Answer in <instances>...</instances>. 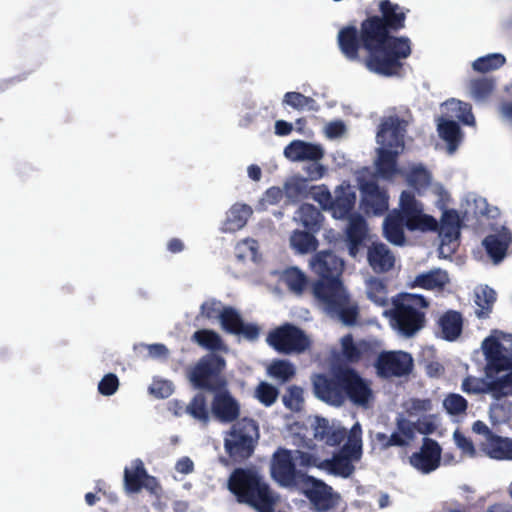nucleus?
Segmentation results:
<instances>
[{"label":"nucleus","instance_id":"f257e3e1","mask_svg":"<svg viewBox=\"0 0 512 512\" xmlns=\"http://www.w3.org/2000/svg\"><path fill=\"white\" fill-rule=\"evenodd\" d=\"M337 43L349 61H358L360 49L365 50V66L376 74L388 77L401 72L402 60L412 52L410 39L391 35L380 23L378 15L367 16L359 29L354 25L342 27L337 35Z\"/></svg>","mask_w":512,"mask_h":512},{"label":"nucleus","instance_id":"f03ea898","mask_svg":"<svg viewBox=\"0 0 512 512\" xmlns=\"http://www.w3.org/2000/svg\"><path fill=\"white\" fill-rule=\"evenodd\" d=\"M313 392L323 402L339 407L349 400L356 406L368 407L373 399L370 384L351 367H338L331 374L312 377Z\"/></svg>","mask_w":512,"mask_h":512},{"label":"nucleus","instance_id":"7ed1b4c3","mask_svg":"<svg viewBox=\"0 0 512 512\" xmlns=\"http://www.w3.org/2000/svg\"><path fill=\"white\" fill-rule=\"evenodd\" d=\"M228 489L239 504L256 512H275L280 495L254 467L235 468L228 479Z\"/></svg>","mask_w":512,"mask_h":512},{"label":"nucleus","instance_id":"20e7f679","mask_svg":"<svg viewBox=\"0 0 512 512\" xmlns=\"http://www.w3.org/2000/svg\"><path fill=\"white\" fill-rule=\"evenodd\" d=\"M322 461L319 456L311 452L278 448L271 459L270 475L280 487L295 485L297 481L312 477L306 473V470L312 467L321 470Z\"/></svg>","mask_w":512,"mask_h":512},{"label":"nucleus","instance_id":"39448f33","mask_svg":"<svg viewBox=\"0 0 512 512\" xmlns=\"http://www.w3.org/2000/svg\"><path fill=\"white\" fill-rule=\"evenodd\" d=\"M392 308L386 309L383 316L391 325L406 337L414 336L424 328L426 315L423 309L429 306L427 299L419 294L399 293L391 299Z\"/></svg>","mask_w":512,"mask_h":512},{"label":"nucleus","instance_id":"423d86ee","mask_svg":"<svg viewBox=\"0 0 512 512\" xmlns=\"http://www.w3.org/2000/svg\"><path fill=\"white\" fill-rule=\"evenodd\" d=\"M310 266L319 277L312 287L316 299L344 287L341 280L344 262L333 252H317L312 257Z\"/></svg>","mask_w":512,"mask_h":512},{"label":"nucleus","instance_id":"0eeeda50","mask_svg":"<svg viewBox=\"0 0 512 512\" xmlns=\"http://www.w3.org/2000/svg\"><path fill=\"white\" fill-rule=\"evenodd\" d=\"M259 437L257 422L243 417L234 424L224 438V448L227 455L235 462H243L254 453Z\"/></svg>","mask_w":512,"mask_h":512},{"label":"nucleus","instance_id":"6e6552de","mask_svg":"<svg viewBox=\"0 0 512 512\" xmlns=\"http://www.w3.org/2000/svg\"><path fill=\"white\" fill-rule=\"evenodd\" d=\"M226 360L216 353L203 355L190 369L188 378L194 388L213 392L228 386Z\"/></svg>","mask_w":512,"mask_h":512},{"label":"nucleus","instance_id":"1a4fd4ad","mask_svg":"<svg viewBox=\"0 0 512 512\" xmlns=\"http://www.w3.org/2000/svg\"><path fill=\"white\" fill-rule=\"evenodd\" d=\"M395 430L391 435L383 432L375 434V442L381 451L388 450L391 447L406 448L414 441L416 431L423 435H429L437 429L436 424L427 418L414 423L402 416L396 418Z\"/></svg>","mask_w":512,"mask_h":512},{"label":"nucleus","instance_id":"9d476101","mask_svg":"<svg viewBox=\"0 0 512 512\" xmlns=\"http://www.w3.org/2000/svg\"><path fill=\"white\" fill-rule=\"evenodd\" d=\"M403 220L408 231L437 232L439 222L424 213V205L417 200L414 193L404 190L400 194L399 207L393 209Z\"/></svg>","mask_w":512,"mask_h":512},{"label":"nucleus","instance_id":"9b49d317","mask_svg":"<svg viewBox=\"0 0 512 512\" xmlns=\"http://www.w3.org/2000/svg\"><path fill=\"white\" fill-rule=\"evenodd\" d=\"M266 341L277 352L283 354L303 353L311 345L306 333L291 323H285L270 331Z\"/></svg>","mask_w":512,"mask_h":512},{"label":"nucleus","instance_id":"f8f14e48","mask_svg":"<svg viewBox=\"0 0 512 512\" xmlns=\"http://www.w3.org/2000/svg\"><path fill=\"white\" fill-rule=\"evenodd\" d=\"M323 309L331 317H336L347 326L355 325L359 316V306L353 302L345 287L317 298Z\"/></svg>","mask_w":512,"mask_h":512},{"label":"nucleus","instance_id":"ddd939ff","mask_svg":"<svg viewBox=\"0 0 512 512\" xmlns=\"http://www.w3.org/2000/svg\"><path fill=\"white\" fill-rule=\"evenodd\" d=\"M481 348L486 361L484 373L487 379H496L501 372L512 371V356L505 353V347L497 338H485Z\"/></svg>","mask_w":512,"mask_h":512},{"label":"nucleus","instance_id":"4468645a","mask_svg":"<svg viewBox=\"0 0 512 512\" xmlns=\"http://www.w3.org/2000/svg\"><path fill=\"white\" fill-rule=\"evenodd\" d=\"M123 486L127 494H137L146 489L151 494H157L161 490L159 481L148 473L144 462L137 458L123 471Z\"/></svg>","mask_w":512,"mask_h":512},{"label":"nucleus","instance_id":"2eb2a0df","mask_svg":"<svg viewBox=\"0 0 512 512\" xmlns=\"http://www.w3.org/2000/svg\"><path fill=\"white\" fill-rule=\"evenodd\" d=\"M282 487L301 490L317 511L326 512L334 505L332 487L314 476L306 477L303 481H297L295 485Z\"/></svg>","mask_w":512,"mask_h":512},{"label":"nucleus","instance_id":"dca6fc26","mask_svg":"<svg viewBox=\"0 0 512 512\" xmlns=\"http://www.w3.org/2000/svg\"><path fill=\"white\" fill-rule=\"evenodd\" d=\"M375 368L382 378L402 377L412 371L413 359L407 352L384 351L378 355Z\"/></svg>","mask_w":512,"mask_h":512},{"label":"nucleus","instance_id":"f3484780","mask_svg":"<svg viewBox=\"0 0 512 512\" xmlns=\"http://www.w3.org/2000/svg\"><path fill=\"white\" fill-rule=\"evenodd\" d=\"M211 414L220 423H235L241 414L239 401L231 394L228 386L212 392Z\"/></svg>","mask_w":512,"mask_h":512},{"label":"nucleus","instance_id":"a211bd4d","mask_svg":"<svg viewBox=\"0 0 512 512\" xmlns=\"http://www.w3.org/2000/svg\"><path fill=\"white\" fill-rule=\"evenodd\" d=\"M407 126L408 122L397 115L383 118L377 131V142L387 148L402 150Z\"/></svg>","mask_w":512,"mask_h":512},{"label":"nucleus","instance_id":"6ab92c4d","mask_svg":"<svg viewBox=\"0 0 512 512\" xmlns=\"http://www.w3.org/2000/svg\"><path fill=\"white\" fill-rule=\"evenodd\" d=\"M222 329L232 335L241 336L248 341L259 338L260 327L254 323H245L240 313L231 306H225L219 314Z\"/></svg>","mask_w":512,"mask_h":512},{"label":"nucleus","instance_id":"aec40b11","mask_svg":"<svg viewBox=\"0 0 512 512\" xmlns=\"http://www.w3.org/2000/svg\"><path fill=\"white\" fill-rule=\"evenodd\" d=\"M442 448L439 443L429 437H424L418 452L409 457V463L423 474H429L440 466Z\"/></svg>","mask_w":512,"mask_h":512},{"label":"nucleus","instance_id":"412c9836","mask_svg":"<svg viewBox=\"0 0 512 512\" xmlns=\"http://www.w3.org/2000/svg\"><path fill=\"white\" fill-rule=\"evenodd\" d=\"M461 390L468 395L491 394L497 401L506 397V393L502 392V376L487 379L468 375L462 381Z\"/></svg>","mask_w":512,"mask_h":512},{"label":"nucleus","instance_id":"4be33fe9","mask_svg":"<svg viewBox=\"0 0 512 512\" xmlns=\"http://www.w3.org/2000/svg\"><path fill=\"white\" fill-rule=\"evenodd\" d=\"M378 9L380 12L378 19L391 35H395L405 28L406 12L398 4L390 0H381Z\"/></svg>","mask_w":512,"mask_h":512},{"label":"nucleus","instance_id":"5701e85b","mask_svg":"<svg viewBox=\"0 0 512 512\" xmlns=\"http://www.w3.org/2000/svg\"><path fill=\"white\" fill-rule=\"evenodd\" d=\"M341 358L345 363L357 364L363 358L370 356L372 346L365 340L354 341L352 334L344 335L341 340Z\"/></svg>","mask_w":512,"mask_h":512},{"label":"nucleus","instance_id":"b1692460","mask_svg":"<svg viewBox=\"0 0 512 512\" xmlns=\"http://www.w3.org/2000/svg\"><path fill=\"white\" fill-rule=\"evenodd\" d=\"M356 203V193L349 184L340 185L334 191L332 205L330 211L336 219L347 218Z\"/></svg>","mask_w":512,"mask_h":512},{"label":"nucleus","instance_id":"393cba45","mask_svg":"<svg viewBox=\"0 0 512 512\" xmlns=\"http://www.w3.org/2000/svg\"><path fill=\"white\" fill-rule=\"evenodd\" d=\"M284 155L292 161L317 162L323 158L324 151L320 145L294 140L285 147Z\"/></svg>","mask_w":512,"mask_h":512},{"label":"nucleus","instance_id":"a878e982","mask_svg":"<svg viewBox=\"0 0 512 512\" xmlns=\"http://www.w3.org/2000/svg\"><path fill=\"white\" fill-rule=\"evenodd\" d=\"M367 260L372 270L376 273L388 272L395 265V257L384 243H372L368 247Z\"/></svg>","mask_w":512,"mask_h":512},{"label":"nucleus","instance_id":"bb28decb","mask_svg":"<svg viewBox=\"0 0 512 512\" xmlns=\"http://www.w3.org/2000/svg\"><path fill=\"white\" fill-rule=\"evenodd\" d=\"M362 192L364 204L369 212L381 215L388 210L389 197L376 182H367L362 185Z\"/></svg>","mask_w":512,"mask_h":512},{"label":"nucleus","instance_id":"cd10ccee","mask_svg":"<svg viewBox=\"0 0 512 512\" xmlns=\"http://www.w3.org/2000/svg\"><path fill=\"white\" fill-rule=\"evenodd\" d=\"M314 438L329 446H337L347 438V430L331 425L326 418H317L314 427Z\"/></svg>","mask_w":512,"mask_h":512},{"label":"nucleus","instance_id":"c85d7f7f","mask_svg":"<svg viewBox=\"0 0 512 512\" xmlns=\"http://www.w3.org/2000/svg\"><path fill=\"white\" fill-rule=\"evenodd\" d=\"M400 149H391L382 146L378 149V158L376 160V170L384 179H391L400 171L397 166Z\"/></svg>","mask_w":512,"mask_h":512},{"label":"nucleus","instance_id":"c756f323","mask_svg":"<svg viewBox=\"0 0 512 512\" xmlns=\"http://www.w3.org/2000/svg\"><path fill=\"white\" fill-rule=\"evenodd\" d=\"M449 282L450 278L448 273L440 268H436L417 275L413 280L411 287L442 291Z\"/></svg>","mask_w":512,"mask_h":512},{"label":"nucleus","instance_id":"7c9ffc66","mask_svg":"<svg viewBox=\"0 0 512 512\" xmlns=\"http://www.w3.org/2000/svg\"><path fill=\"white\" fill-rule=\"evenodd\" d=\"M346 234L349 254L354 257L357 255L359 247L366 236L365 219L359 214L351 215Z\"/></svg>","mask_w":512,"mask_h":512},{"label":"nucleus","instance_id":"2f4dec72","mask_svg":"<svg viewBox=\"0 0 512 512\" xmlns=\"http://www.w3.org/2000/svg\"><path fill=\"white\" fill-rule=\"evenodd\" d=\"M406 225L394 210L390 211L383 222L384 237L392 244L401 246L405 243Z\"/></svg>","mask_w":512,"mask_h":512},{"label":"nucleus","instance_id":"473e14b6","mask_svg":"<svg viewBox=\"0 0 512 512\" xmlns=\"http://www.w3.org/2000/svg\"><path fill=\"white\" fill-rule=\"evenodd\" d=\"M438 324L442 338L447 341H454L462 333L463 318L460 312L448 310L439 318Z\"/></svg>","mask_w":512,"mask_h":512},{"label":"nucleus","instance_id":"72a5a7b5","mask_svg":"<svg viewBox=\"0 0 512 512\" xmlns=\"http://www.w3.org/2000/svg\"><path fill=\"white\" fill-rule=\"evenodd\" d=\"M437 231L443 243L457 240L460 236V218L457 211L445 210Z\"/></svg>","mask_w":512,"mask_h":512},{"label":"nucleus","instance_id":"f704fd0d","mask_svg":"<svg viewBox=\"0 0 512 512\" xmlns=\"http://www.w3.org/2000/svg\"><path fill=\"white\" fill-rule=\"evenodd\" d=\"M191 340L203 349L210 351V353L226 350V345L222 337L211 329H199L195 331L191 336Z\"/></svg>","mask_w":512,"mask_h":512},{"label":"nucleus","instance_id":"c9c22d12","mask_svg":"<svg viewBox=\"0 0 512 512\" xmlns=\"http://www.w3.org/2000/svg\"><path fill=\"white\" fill-rule=\"evenodd\" d=\"M321 470L334 476L348 478L353 474L355 467L349 459L335 453L331 459H324L321 462Z\"/></svg>","mask_w":512,"mask_h":512},{"label":"nucleus","instance_id":"e433bc0d","mask_svg":"<svg viewBox=\"0 0 512 512\" xmlns=\"http://www.w3.org/2000/svg\"><path fill=\"white\" fill-rule=\"evenodd\" d=\"M301 224L310 232L316 233L322 227L324 217L321 211L312 204L303 203L297 211Z\"/></svg>","mask_w":512,"mask_h":512},{"label":"nucleus","instance_id":"4c0bfd02","mask_svg":"<svg viewBox=\"0 0 512 512\" xmlns=\"http://www.w3.org/2000/svg\"><path fill=\"white\" fill-rule=\"evenodd\" d=\"M366 295L376 306L388 307L390 304L388 287L382 279L371 278L366 285Z\"/></svg>","mask_w":512,"mask_h":512},{"label":"nucleus","instance_id":"58836bf2","mask_svg":"<svg viewBox=\"0 0 512 512\" xmlns=\"http://www.w3.org/2000/svg\"><path fill=\"white\" fill-rule=\"evenodd\" d=\"M438 132L440 137L447 142L449 152H454L460 145L462 139L459 124L453 120L442 119L438 124Z\"/></svg>","mask_w":512,"mask_h":512},{"label":"nucleus","instance_id":"ea45409f","mask_svg":"<svg viewBox=\"0 0 512 512\" xmlns=\"http://www.w3.org/2000/svg\"><path fill=\"white\" fill-rule=\"evenodd\" d=\"M281 280L289 291L301 295L308 286V277L297 267H289L282 273Z\"/></svg>","mask_w":512,"mask_h":512},{"label":"nucleus","instance_id":"a19ab883","mask_svg":"<svg viewBox=\"0 0 512 512\" xmlns=\"http://www.w3.org/2000/svg\"><path fill=\"white\" fill-rule=\"evenodd\" d=\"M486 449L491 458L512 460V439L491 435L487 438Z\"/></svg>","mask_w":512,"mask_h":512},{"label":"nucleus","instance_id":"79ce46f5","mask_svg":"<svg viewBox=\"0 0 512 512\" xmlns=\"http://www.w3.org/2000/svg\"><path fill=\"white\" fill-rule=\"evenodd\" d=\"M482 244L487 254L496 264L504 259L509 247V242L498 234H490L486 236Z\"/></svg>","mask_w":512,"mask_h":512},{"label":"nucleus","instance_id":"37998d69","mask_svg":"<svg viewBox=\"0 0 512 512\" xmlns=\"http://www.w3.org/2000/svg\"><path fill=\"white\" fill-rule=\"evenodd\" d=\"M290 243L292 248L301 254L315 251L318 247V240L308 230H295L290 237Z\"/></svg>","mask_w":512,"mask_h":512},{"label":"nucleus","instance_id":"c03bdc74","mask_svg":"<svg viewBox=\"0 0 512 512\" xmlns=\"http://www.w3.org/2000/svg\"><path fill=\"white\" fill-rule=\"evenodd\" d=\"M186 412L195 420L207 425L210 421V412L207 400L203 393H197L186 406Z\"/></svg>","mask_w":512,"mask_h":512},{"label":"nucleus","instance_id":"a18cd8bd","mask_svg":"<svg viewBox=\"0 0 512 512\" xmlns=\"http://www.w3.org/2000/svg\"><path fill=\"white\" fill-rule=\"evenodd\" d=\"M505 62L506 58L503 54L492 53L477 58L472 63V68L476 72L487 73L499 69L505 64Z\"/></svg>","mask_w":512,"mask_h":512},{"label":"nucleus","instance_id":"49530a36","mask_svg":"<svg viewBox=\"0 0 512 512\" xmlns=\"http://www.w3.org/2000/svg\"><path fill=\"white\" fill-rule=\"evenodd\" d=\"M495 88L493 78L480 77L471 79L469 82V90L473 99L479 101L484 100L491 95Z\"/></svg>","mask_w":512,"mask_h":512},{"label":"nucleus","instance_id":"de8ad7c7","mask_svg":"<svg viewBox=\"0 0 512 512\" xmlns=\"http://www.w3.org/2000/svg\"><path fill=\"white\" fill-rule=\"evenodd\" d=\"M496 301V292L489 287L482 289L481 293L476 295V304L479 309H476L478 318H487L492 311L494 302Z\"/></svg>","mask_w":512,"mask_h":512},{"label":"nucleus","instance_id":"09e8293b","mask_svg":"<svg viewBox=\"0 0 512 512\" xmlns=\"http://www.w3.org/2000/svg\"><path fill=\"white\" fill-rule=\"evenodd\" d=\"M406 180L411 187L420 192L421 190L426 189L430 185L431 174L423 166H416L411 168V170L407 174Z\"/></svg>","mask_w":512,"mask_h":512},{"label":"nucleus","instance_id":"8fccbe9b","mask_svg":"<svg viewBox=\"0 0 512 512\" xmlns=\"http://www.w3.org/2000/svg\"><path fill=\"white\" fill-rule=\"evenodd\" d=\"M279 395V390L272 384L261 381L255 388V398L264 406H272Z\"/></svg>","mask_w":512,"mask_h":512},{"label":"nucleus","instance_id":"3c124183","mask_svg":"<svg viewBox=\"0 0 512 512\" xmlns=\"http://www.w3.org/2000/svg\"><path fill=\"white\" fill-rule=\"evenodd\" d=\"M268 373L282 382L290 380L295 375V369L292 363L287 360H274L269 368Z\"/></svg>","mask_w":512,"mask_h":512},{"label":"nucleus","instance_id":"603ef678","mask_svg":"<svg viewBox=\"0 0 512 512\" xmlns=\"http://www.w3.org/2000/svg\"><path fill=\"white\" fill-rule=\"evenodd\" d=\"M283 404L291 411H301L304 403L303 389L297 385H292L287 388L286 393L282 398Z\"/></svg>","mask_w":512,"mask_h":512},{"label":"nucleus","instance_id":"864d4df0","mask_svg":"<svg viewBox=\"0 0 512 512\" xmlns=\"http://www.w3.org/2000/svg\"><path fill=\"white\" fill-rule=\"evenodd\" d=\"M341 456L346 457L353 463V461H358L361 457L362 453V442L361 438L357 437L355 433H353L348 441L342 446L340 451L338 452Z\"/></svg>","mask_w":512,"mask_h":512},{"label":"nucleus","instance_id":"5fc2aeb1","mask_svg":"<svg viewBox=\"0 0 512 512\" xmlns=\"http://www.w3.org/2000/svg\"><path fill=\"white\" fill-rule=\"evenodd\" d=\"M443 406L450 415H460L466 412L468 401L460 394L450 393L445 397Z\"/></svg>","mask_w":512,"mask_h":512},{"label":"nucleus","instance_id":"6e6d98bb","mask_svg":"<svg viewBox=\"0 0 512 512\" xmlns=\"http://www.w3.org/2000/svg\"><path fill=\"white\" fill-rule=\"evenodd\" d=\"M283 102L297 110L315 103L313 98L305 96L300 92H287L284 95Z\"/></svg>","mask_w":512,"mask_h":512},{"label":"nucleus","instance_id":"4d7b16f0","mask_svg":"<svg viewBox=\"0 0 512 512\" xmlns=\"http://www.w3.org/2000/svg\"><path fill=\"white\" fill-rule=\"evenodd\" d=\"M119 387V379L113 374H106L98 384V392L103 396L113 395Z\"/></svg>","mask_w":512,"mask_h":512},{"label":"nucleus","instance_id":"13d9d810","mask_svg":"<svg viewBox=\"0 0 512 512\" xmlns=\"http://www.w3.org/2000/svg\"><path fill=\"white\" fill-rule=\"evenodd\" d=\"M149 391L155 397L164 399L173 393V386L168 380H154Z\"/></svg>","mask_w":512,"mask_h":512},{"label":"nucleus","instance_id":"bf43d9fd","mask_svg":"<svg viewBox=\"0 0 512 512\" xmlns=\"http://www.w3.org/2000/svg\"><path fill=\"white\" fill-rule=\"evenodd\" d=\"M221 302L216 299H210L202 303L200 306V314L199 316L204 317L205 319H219V314L221 313L220 309Z\"/></svg>","mask_w":512,"mask_h":512},{"label":"nucleus","instance_id":"052dcab7","mask_svg":"<svg viewBox=\"0 0 512 512\" xmlns=\"http://www.w3.org/2000/svg\"><path fill=\"white\" fill-rule=\"evenodd\" d=\"M251 213V208L246 204L233 206V208L231 209V220L235 221L238 227H242L247 222V219L251 215Z\"/></svg>","mask_w":512,"mask_h":512},{"label":"nucleus","instance_id":"680f3d73","mask_svg":"<svg viewBox=\"0 0 512 512\" xmlns=\"http://www.w3.org/2000/svg\"><path fill=\"white\" fill-rule=\"evenodd\" d=\"M313 198L321 205L322 209L330 211L333 196L327 188L318 187L317 191L314 193Z\"/></svg>","mask_w":512,"mask_h":512},{"label":"nucleus","instance_id":"e2e57ef3","mask_svg":"<svg viewBox=\"0 0 512 512\" xmlns=\"http://www.w3.org/2000/svg\"><path fill=\"white\" fill-rule=\"evenodd\" d=\"M282 198L283 190L279 187L272 186L265 191L261 202L269 205H276L282 200Z\"/></svg>","mask_w":512,"mask_h":512},{"label":"nucleus","instance_id":"0e129e2a","mask_svg":"<svg viewBox=\"0 0 512 512\" xmlns=\"http://www.w3.org/2000/svg\"><path fill=\"white\" fill-rule=\"evenodd\" d=\"M175 469L181 474H190L194 470V463L189 457H182L176 462Z\"/></svg>","mask_w":512,"mask_h":512},{"label":"nucleus","instance_id":"69168bd1","mask_svg":"<svg viewBox=\"0 0 512 512\" xmlns=\"http://www.w3.org/2000/svg\"><path fill=\"white\" fill-rule=\"evenodd\" d=\"M284 189L289 198H297L303 193L304 186L300 182L286 183Z\"/></svg>","mask_w":512,"mask_h":512},{"label":"nucleus","instance_id":"338daca9","mask_svg":"<svg viewBox=\"0 0 512 512\" xmlns=\"http://www.w3.org/2000/svg\"><path fill=\"white\" fill-rule=\"evenodd\" d=\"M454 438L456 440L458 447L461 448L463 451L471 453L474 452V445L469 438L465 437L459 432H455Z\"/></svg>","mask_w":512,"mask_h":512},{"label":"nucleus","instance_id":"774afa93","mask_svg":"<svg viewBox=\"0 0 512 512\" xmlns=\"http://www.w3.org/2000/svg\"><path fill=\"white\" fill-rule=\"evenodd\" d=\"M326 132L330 138L339 137L345 132V125L341 121L331 122L328 124Z\"/></svg>","mask_w":512,"mask_h":512}]
</instances>
